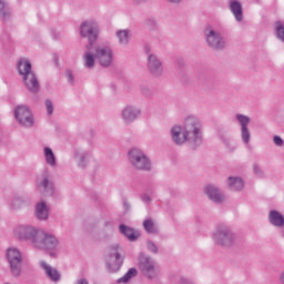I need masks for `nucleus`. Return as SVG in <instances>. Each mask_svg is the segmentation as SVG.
Here are the masks:
<instances>
[{"mask_svg": "<svg viewBox=\"0 0 284 284\" xmlns=\"http://www.w3.org/2000/svg\"><path fill=\"white\" fill-rule=\"evenodd\" d=\"M36 185L40 192H43L47 196H54V182H52V175L48 170L43 171L36 181Z\"/></svg>", "mask_w": 284, "mask_h": 284, "instance_id": "15", "label": "nucleus"}, {"mask_svg": "<svg viewBox=\"0 0 284 284\" xmlns=\"http://www.w3.org/2000/svg\"><path fill=\"white\" fill-rule=\"evenodd\" d=\"M141 201H143L146 205H150V203H152V196H150L148 193H144L141 195Z\"/></svg>", "mask_w": 284, "mask_h": 284, "instance_id": "40", "label": "nucleus"}, {"mask_svg": "<svg viewBox=\"0 0 284 284\" xmlns=\"http://www.w3.org/2000/svg\"><path fill=\"white\" fill-rule=\"evenodd\" d=\"M169 3H175L179 4L181 3L183 0H166Z\"/></svg>", "mask_w": 284, "mask_h": 284, "instance_id": "47", "label": "nucleus"}, {"mask_svg": "<svg viewBox=\"0 0 284 284\" xmlns=\"http://www.w3.org/2000/svg\"><path fill=\"white\" fill-rule=\"evenodd\" d=\"M277 230H280L278 235L281 236V239H284V224L283 226H277Z\"/></svg>", "mask_w": 284, "mask_h": 284, "instance_id": "45", "label": "nucleus"}, {"mask_svg": "<svg viewBox=\"0 0 284 284\" xmlns=\"http://www.w3.org/2000/svg\"><path fill=\"white\" fill-rule=\"evenodd\" d=\"M67 77H68V81L70 82V83H72L73 81H74V75L72 74V72H68L67 73Z\"/></svg>", "mask_w": 284, "mask_h": 284, "instance_id": "46", "label": "nucleus"}, {"mask_svg": "<svg viewBox=\"0 0 284 284\" xmlns=\"http://www.w3.org/2000/svg\"><path fill=\"white\" fill-rule=\"evenodd\" d=\"M235 120L237 121L240 125V136L241 141L244 145H250V141H252V132L250 131V123L252 119L250 116L237 113L235 115Z\"/></svg>", "mask_w": 284, "mask_h": 284, "instance_id": "14", "label": "nucleus"}, {"mask_svg": "<svg viewBox=\"0 0 284 284\" xmlns=\"http://www.w3.org/2000/svg\"><path fill=\"white\" fill-rule=\"evenodd\" d=\"M39 265L48 281H51V283H59L61 281V272H59V268L48 264V262L43 260L39 262Z\"/></svg>", "mask_w": 284, "mask_h": 284, "instance_id": "19", "label": "nucleus"}, {"mask_svg": "<svg viewBox=\"0 0 284 284\" xmlns=\"http://www.w3.org/2000/svg\"><path fill=\"white\" fill-rule=\"evenodd\" d=\"M74 160L78 164V168H81L83 170L88 168V163H90V153H88V151L77 150L74 154Z\"/></svg>", "mask_w": 284, "mask_h": 284, "instance_id": "25", "label": "nucleus"}, {"mask_svg": "<svg viewBox=\"0 0 284 284\" xmlns=\"http://www.w3.org/2000/svg\"><path fill=\"white\" fill-rule=\"evenodd\" d=\"M6 256L11 275L14 276V278H19L23 266V253L17 247H9L6 252Z\"/></svg>", "mask_w": 284, "mask_h": 284, "instance_id": "8", "label": "nucleus"}, {"mask_svg": "<svg viewBox=\"0 0 284 284\" xmlns=\"http://www.w3.org/2000/svg\"><path fill=\"white\" fill-rule=\"evenodd\" d=\"M178 284H196L193 280L187 277H180Z\"/></svg>", "mask_w": 284, "mask_h": 284, "instance_id": "41", "label": "nucleus"}, {"mask_svg": "<svg viewBox=\"0 0 284 284\" xmlns=\"http://www.w3.org/2000/svg\"><path fill=\"white\" fill-rule=\"evenodd\" d=\"M184 132L189 136V143L199 148L203 143V124L195 115H187L183 121Z\"/></svg>", "mask_w": 284, "mask_h": 284, "instance_id": "4", "label": "nucleus"}, {"mask_svg": "<svg viewBox=\"0 0 284 284\" xmlns=\"http://www.w3.org/2000/svg\"><path fill=\"white\" fill-rule=\"evenodd\" d=\"M230 10L234 16L235 20L241 23L243 21V4L239 2V0H231L230 1Z\"/></svg>", "mask_w": 284, "mask_h": 284, "instance_id": "27", "label": "nucleus"}, {"mask_svg": "<svg viewBox=\"0 0 284 284\" xmlns=\"http://www.w3.org/2000/svg\"><path fill=\"white\" fill-rule=\"evenodd\" d=\"M123 207H124V210H125L126 212L130 211L131 205H130V202H128V200H124V201H123Z\"/></svg>", "mask_w": 284, "mask_h": 284, "instance_id": "44", "label": "nucleus"}, {"mask_svg": "<svg viewBox=\"0 0 284 284\" xmlns=\"http://www.w3.org/2000/svg\"><path fill=\"white\" fill-rule=\"evenodd\" d=\"M139 274V271L134 267L129 268V271L120 278L116 280L118 284H125L130 283L134 276Z\"/></svg>", "mask_w": 284, "mask_h": 284, "instance_id": "32", "label": "nucleus"}, {"mask_svg": "<svg viewBox=\"0 0 284 284\" xmlns=\"http://www.w3.org/2000/svg\"><path fill=\"white\" fill-rule=\"evenodd\" d=\"M134 6H143V3H148L150 0H131Z\"/></svg>", "mask_w": 284, "mask_h": 284, "instance_id": "42", "label": "nucleus"}, {"mask_svg": "<svg viewBox=\"0 0 284 284\" xmlns=\"http://www.w3.org/2000/svg\"><path fill=\"white\" fill-rule=\"evenodd\" d=\"M89 234H92V227H88Z\"/></svg>", "mask_w": 284, "mask_h": 284, "instance_id": "49", "label": "nucleus"}, {"mask_svg": "<svg viewBox=\"0 0 284 284\" xmlns=\"http://www.w3.org/2000/svg\"><path fill=\"white\" fill-rule=\"evenodd\" d=\"M59 239L57 235L40 230L38 233V237L34 241L33 247L36 250H43L44 252H54L59 250Z\"/></svg>", "mask_w": 284, "mask_h": 284, "instance_id": "7", "label": "nucleus"}, {"mask_svg": "<svg viewBox=\"0 0 284 284\" xmlns=\"http://www.w3.org/2000/svg\"><path fill=\"white\" fill-rule=\"evenodd\" d=\"M138 267L141 274L145 278H149V281H154V278L161 276V266H159V263L152 256L145 255V253L139 254Z\"/></svg>", "mask_w": 284, "mask_h": 284, "instance_id": "5", "label": "nucleus"}, {"mask_svg": "<svg viewBox=\"0 0 284 284\" xmlns=\"http://www.w3.org/2000/svg\"><path fill=\"white\" fill-rule=\"evenodd\" d=\"M40 231L39 227L32 224H19L13 229V236L18 239V241L31 242L32 247H34V242Z\"/></svg>", "mask_w": 284, "mask_h": 284, "instance_id": "10", "label": "nucleus"}, {"mask_svg": "<svg viewBox=\"0 0 284 284\" xmlns=\"http://www.w3.org/2000/svg\"><path fill=\"white\" fill-rule=\"evenodd\" d=\"M141 93L143 94V97H146V99H150V97H152V94H154V91H152V89L150 87H141Z\"/></svg>", "mask_w": 284, "mask_h": 284, "instance_id": "37", "label": "nucleus"}, {"mask_svg": "<svg viewBox=\"0 0 284 284\" xmlns=\"http://www.w3.org/2000/svg\"><path fill=\"white\" fill-rule=\"evenodd\" d=\"M273 143L276 145V148H283L284 145V141L281 139V135H274Z\"/></svg>", "mask_w": 284, "mask_h": 284, "instance_id": "39", "label": "nucleus"}, {"mask_svg": "<svg viewBox=\"0 0 284 284\" xmlns=\"http://www.w3.org/2000/svg\"><path fill=\"white\" fill-rule=\"evenodd\" d=\"M16 120L22 128H32L34 125V116L30 106L26 104H20L14 109Z\"/></svg>", "mask_w": 284, "mask_h": 284, "instance_id": "13", "label": "nucleus"}, {"mask_svg": "<svg viewBox=\"0 0 284 284\" xmlns=\"http://www.w3.org/2000/svg\"><path fill=\"white\" fill-rule=\"evenodd\" d=\"M44 105H45V110L48 112V114H53L54 112V103L52 102V100H45L44 101Z\"/></svg>", "mask_w": 284, "mask_h": 284, "instance_id": "38", "label": "nucleus"}, {"mask_svg": "<svg viewBox=\"0 0 284 284\" xmlns=\"http://www.w3.org/2000/svg\"><path fill=\"white\" fill-rule=\"evenodd\" d=\"M17 70L19 77H21L22 84L26 90L31 94H39L41 90V83L39 82V77L32 71V63L26 58H22L17 63Z\"/></svg>", "mask_w": 284, "mask_h": 284, "instance_id": "2", "label": "nucleus"}, {"mask_svg": "<svg viewBox=\"0 0 284 284\" xmlns=\"http://www.w3.org/2000/svg\"><path fill=\"white\" fill-rule=\"evenodd\" d=\"M80 37L88 39L90 45H94L97 39H99V22L97 20H84L80 24Z\"/></svg>", "mask_w": 284, "mask_h": 284, "instance_id": "12", "label": "nucleus"}, {"mask_svg": "<svg viewBox=\"0 0 284 284\" xmlns=\"http://www.w3.org/2000/svg\"><path fill=\"white\" fill-rule=\"evenodd\" d=\"M121 252L122 250L119 244L109 247L104 258L108 272L114 273L121 270L123 266V255H121Z\"/></svg>", "mask_w": 284, "mask_h": 284, "instance_id": "9", "label": "nucleus"}, {"mask_svg": "<svg viewBox=\"0 0 284 284\" xmlns=\"http://www.w3.org/2000/svg\"><path fill=\"white\" fill-rule=\"evenodd\" d=\"M267 221L273 227H283L284 214L278 210H271L267 215Z\"/></svg>", "mask_w": 284, "mask_h": 284, "instance_id": "23", "label": "nucleus"}, {"mask_svg": "<svg viewBox=\"0 0 284 284\" xmlns=\"http://www.w3.org/2000/svg\"><path fill=\"white\" fill-rule=\"evenodd\" d=\"M280 283L284 284V271L280 274Z\"/></svg>", "mask_w": 284, "mask_h": 284, "instance_id": "48", "label": "nucleus"}, {"mask_svg": "<svg viewBox=\"0 0 284 284\" xmlns=\"http://www.w3.org/2000/svg\"><path fill=\"white\" fill-rule=\"evenodd\" d=\"M253 174H255L257 179H265V172H263V169H261V165L256 163L253 164Z\"/></svg>", "mask_w": 284, "mask_h": 284, "instance_id": "35", "label": "nucleus"}, {"mask_svg": "<svg viewBox=\"0 0 284 284\" xmlns=\"http://www.w3.org/2000/svg\"><path fill=\"white\" fill-rule=\"evenodd\" d=\"M12 17V9L8 3V0H0V21L8 23Z\"/></svg>", "mask_w": 284, "mask_h": 284, "instance_id": "26", "label": "nucleus"}, {"mask_svg": "<svg viewBox=\"0 0 284 284\" xmlns=\"http://www.w3.org/2000/svg\"><path fill=\"white\" fill-rule=\"evenodd\" d=\"M211 239L216 247L232 250V246L236 244V232L229 224L220 223L214 227Z\"/></svg>", "mask_w": 284, "mask_h": 284, "instance_id": "3", "label": "nucleus"}, {"mask_svg": "<svg viewBox=\"0 0 284 284\" xmlns=\"http://www.w3.org/2000/svg\"><path fill=\"white\" fill-rule=\"evenodd\" d=\"M145 54L148 55V70L152 77H162L163 75V63L159 60L156 54L152 53L150 47H145Z\"/></svg>", "mask_w": 284, "mask_h": 284, "instance_id": "16", "label": "nucleus"}, {"mask_svg": "<svg viewBox=\"0 0 284 284\" xmlns=\"http://www.w3.org/2000/svg\"><path fill=\"white\" fill-rule=\"evenodd\" d=\"M82 61L87 70H93L97 63L102 68H112L114 64V49L110 44H98L94 47L93 52L90 50L84 51Z\"/></svg>", "mask_w": 284, "mask_h": 284, "instance_id": "1", "label": "nucleus"}, {"mask_svg": "<svg viewBox=\"0 0 284 284\" xmlns=\"http://www.w3.org/2000/svg\"><path fill=\"white\" fill-rule=\"evenodd\" d=\"M217 139L227 148L229 150H236V146H234V142L232 140V135L230 134V131L225 129H219L217 130Z\"/></svg>", "mask_w": 284, "mask_h": 284, "instance_id": "24", "label": "nucleus"}, {"mask_svg": "<svg viewBox=\"0 0 284 284\" xmlns=\"http://www.w3.org/2000/svg\"><path fill=\"white\" fill-rule=\"evenodd\" d=\"M204 193L206 194L207 199L213 203H223V201H225V195L223 194V191H221V189H219V186L214 184H207L204 187Z\"/></svg>", "mask_w": 284, "mask_h": 284, "instance_id": "20", "label": "nucleus"}, {"mask_svg": "<svg viewBox=\"0 0 284 284\" xmlns=\"http://www.w3.org/2000/svg\"><path fill=\"white\" fill-rule=\"evenodd\" d=\"M204 39L211 50H225V38L212 26H207L204 29Z\"/></svg>", "mask_w": 284, "mask_h": 284, "instance_id": "11", "label": "nucleus"}, {"mask_svg": "<svg viewBox=\"0 0 284 284\" xmlns=\"http://www.w3.org/2000/svg\"><path fill=\"white\" fill-rule=\"evenodd\" d=\"M227 187L231 192H241L245 187V182L239 176H229Z\"/></svg>", "mask_w": 284, "mask_h": 284, "instance_id": "28", "label": "nucleus"}, {"mask_svg": "<svg viewBox=\"0 0 284 284\" xmlns=\"http://www.w3.org/2000/svg\"><path fill=\"white\" fill-rule=\"evenodd\" d=\"M129 163L132 165L133 170L140 172H152V160L143 150L139 148H133L129 151Z\"/></svg>", "mask_w": 284, "mask_h": 284, "instance_id": "6", "label": "nucleus"}, {"mask_svg": "<svg viewBox=\"0 0 284 284\" xmlns=\"http://www.w3.org/2000/svg\"><path fill=\"white\" fill-rule=\"evenodd\" d=\"M74 284H90V282L88 281V278L82 277L77 280Z\"/></svg>", "mask_w": 284, "mask_h": 284, "instance_id": "43", "label": "nucleus"}, {"mask_svg": "<svg viewBox=\"0 0 284 284\" xmlns=\"http://www.w3.org/2000/svg\"><path fill=\"white\" fill-rule=\"evenodd\" d=\"M120 233L123 234V236H125L129 241L134 242L136 241V239H139V236H141V233H139V231L126 226L124 224H121L119 226Z\"/></svg>", "mask_w": 284, "mask_h": 284, "instance_id": "29", "label": "nucleus"}, {"mask_svg": "<svg viewBox=\"0 0 284 284\" xmlns=\"http://www.w3.org/2000/svg\"><path fill=\"white\" fill-rule=\"evenodd\" d=\"M34 217L37 221H48L50 219V206H48L45 200L36 203Z\"/></svg>", "mask_w": 284, "mask_h": 284, "instance_id": "21", "label": "nucleus"}, {"mask_svg": "<svg viewBox=\"0 0 284 284\" xmlns=\"http://www.w3.org/2000/svg\"><path fill=\"white\" fill-rule=\"evenodd\" d=\"M43 154L47 165H49L50 168H57V156L54 155V151H52V149H50L49 146H45L43 149Z\"/></svg>", "mask_w": 284, "mask_h": 284, "instance_id": "31", "label": "nucleus"}, {"mask_svg": "<svg viewBox=\"0 0 284 284\" xmlns=\"http://www.w3.org/2000/svg\"><path fill=\"white\" fill-rule=\"evenodd\" d=\"M115 37L121 48H128L130 41H132V31L130 29H120L115 31Z\"/></svg>", "mask_w": 284, "mask_h": 284, "instance_id": "22", "label": "nucleus"}, {"mask_svg": "<svg viewBox=\"0 0 284 284\" xmlns=\"http://www.w3.org/2000/svg\"><path fill=\"white\" fill-rule=\"evenodd\" d=\"M146 250L151 252V254H159V246L152 241H146Z\"/></svg>", "mask_w": 284, "mask_h": 284, "instance_id": "36", "label": "nucleus"}, {"mask_svg": "<svg viewBox=\"0 0 284 284\" xmlns=\"http://www.w3.org/2000/svg\"><path fill=\"white\" fill-rule=\"evenodd\" d=\"M171 141L175 145H185V143H190V138L185 132V129L181 125H174L170 130Z\"/></svg>", "mask_w": 284, "mask_h": 284, "instance_id": "18", "label": "nucleus"}, {"mask_svg": "<svg viewBox=\"0 0 284 284\" xmlns=\"http://www.w3.org/2000/svg\"><path fill=\"white\" fill-rule=\"evenodd\" d=\"M146 234H159V224L152 217L145 219L142 223Z\"/></svg>", "mask_w": 284, "mask_h": 284, "instance_id": "30", "label": "nucleus"}, {"mask_svg": "<svg viewBox=\"0 0 284 284\" xmlns=\"http://www.w3.org/2000/svg\"><path fill=\"white\" fill-rule=\"evenodd\" d=\"M141 108L130 104L122 109L120 116L124 125H132L134 121H139V119H141Z\"/></svg>", "mask_w": 284, "mask_h": 284, "instance_id": "17", "label": "nucleus"}, {"mask_svg": "<svg viewBox=\"0 0 284 284\" xmlns=\"http://www.w3.org/2000/svg\"><path fill=\"white\" fill-rule=\"evenodd\" d=\"M275 34L277 39L284 43V20L275 22Z\"/></svg>", "mask_w": 284, "mask_h": 284, "instance_id": "33", "label": "nucleus"}, {"mask_svg": "<svg viewBox=\"0 0 284 284\" xmlns=\"http://www.w3.org/2000/svg\"><path fill=\"white\" fill-rule=\"evenodd\" d=\"M23 205H26V199H23L21 196H14L10 201L11 210H21V207H23Z\"/></svg>", "mask_w": 284, "mask_h": 284, "instance_id": "34", "label": "nucleus"}]
</instances>
